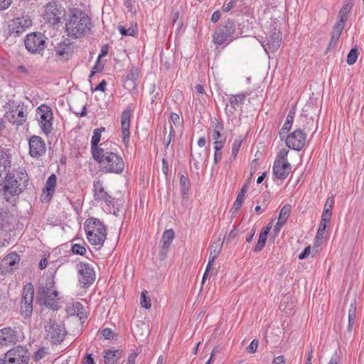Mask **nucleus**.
Masks as SVG:
<instances>
[{
  "label": "nucleus",
  "instance_id": "f257e3e1",
  "mask_svg": "<svg viewBox=\"0 0 364 364\" xmlns=\"http://www.w3.org/2000/svg\"><path fill=\"white\" fill-rule=\"evenodd\" d=\"M92 26L90 18L78 9L70 10L65 28L68 35L75 38L84 37L87 35Z\"/></svg>",
  "mask_w": 364,
  "mask_h": 364
},
{
  "label": "nucleus",
  "instance_id": "f03ea898",
  "mask_svg": "<svg viewBox=\"0 0 364 364\" xmlns=\"http://www.w3.org/2000/svg\"><path fill=\"white\" fill-rule=\"evenodd\" d=\"M28 181V178L26 173L7 174L4 180V186L0 191L3 199L10 203H15L16 196L23 192Z\"/></svg>",
  "mask_w": 364,
  "mask_h": 364
},
{
  "label": "nucleus",
  "instance_id": "7ed1b4c3",
  "mask_svg": "<svg viewBox=\"0 0 364 364\" xmlns=\"http://www.w3.org/2000/svg\"><path fill=\"white\" fill-rule=\"evenodd\" d=\"M84 229L89 242L92 245L102 246L107 237L105 226L97 218H90L84 224Z\"/></svg>",
  "mask_w": 364,
  "mask_h": 364
},
{
  "label": "nucleus",
  "instance_id": "20e7f679",
  "mask_svg": "<svg viewBox=\"0 0 364 364\" xmlns=\"http://www.w3.org/2000/svg\"><path fill=\"white\" fill-rule=\"evenodd\" d=\"M55 282L48 278L45 283H41L38 289V299L40 305L50 306L53 309L58 308V292L54 288Z\"/></svg>",
  "mask_w": 364,
  "mask_h": 364
},
{
  "label": "nucleus",
  "instance_id": "39448f33",
  "mask_svg": "<svg viewBox=\"0 0 364 364\" xmlns=\"http://www.w3.org/2000/svg\"><path fill=\"white\" fill-rule=\"evenodd\" d=\"M99 161L105 172L120 173L124 168V163L122 157L117 154L108 151L107 147L102 154H100L97 159H94Z\"/></svg>",
  "mask_w": 364,
  "mask_h": 364
},
{
  "label": "nucleus",
  "instance_id": "423d86ee",
  "mask_svg": "<svg viewBox=\"0 0 364 364\" xmlns=\"http://www.w3.org/2000/svg\"><path fill=\"white\" fill-rule=\"evenodd\" d=\"M237 25L232 21H228L224 25L220 26L215 31L213 39L217 45H222L227 41H232L238 37L236 31Z\"/></svg>",
  "mask_w": 364,
  "mask_h": 364
},
{
  "label": "nucleus",
  "instance_id": "0eeeda50",
  "mask_svg": "<svg viewBox=\"0 0 364 364\" xmlns=\"http://www.w3.org/2000/svg\"><path fill=\"white\" fill-rule=\"evenodd\" d=\"M4 356L8 364H28L31 358L28 349L22 346L12 348L4 354Z\"/></svg>",
  "mask_w": 364,
  "mask_h": 364
},
{
  "label": "nucleus",
  "instance_id": "6e6552de",
  "mask_svg": "<svg viewBox=\"0 0 364 364\" xmlns=\"http://www.w3.org/2000/svg\"><path fill=\"white\" fill-rule=\"evenodd\" d=\"M46 36L40 32L28 34L24 41L26 49L31 53H40L46 48Z\"/></svg>",
  "mask_w": 364,
  "mask_h": 364
},
{
  "label": "nucleus",
  "instance_id": "1a4fd4ad",
  "mask_svg": "<svg viewBox=\"0 0 364 364\" xmlns=\"http://www.w3.org/2000/svg\"><path fill=\"white\" fill-rule=\"evenodd\" d=\"M34 288L31 283L27 284L23 289L21 312L24 317H28L33 312Z\"/></svg>",
  "mask_w": 364,
  "mask_h": 364
},
{
  "label": "nucleus",
  "instance_id": "9d476101",
  "mask_svg": "<svg viewBox=\"0 0 364 364\" xmlns=\"http://www.w3.org/2000/svg\"><path fill=\"white\" fill-rule=\"evenodd\" d=\"M20 341V334L16 328L0 326V347L14 345Z\"/></svg>",
  "mask_w": 364,
  "mask_h": 364
},
{
  "label": "nucleus",
  "instance_id": "9b49d317",
  "mask_svg": "<svg viewBox=\"0 0 364 364\" xmlns=\"http://www.w3.org/2000/svg\"><path fill=\"white\" fill-rule=\"evenodd\" d=\"M306 134L301 129H297L286 138L287 146L294 150L300 151L305 146Z\"/></svg>",
  "mask_w": 364,
  "mask_h": 364
},
{
  "label": "nucleus",
  "instance_id": "f8f14e48",
  "mask_svg": "<svg viewBox=\"0 0 364 364\" xmlns=\"http://www.w3.org/2000/svg\"><path fill=\"white\" fill-rule=\"evenodd\" d=\"M32 25V21L29 16H24L19 18H16L11 21L9 25L10 35L14 36H19L27 28Z\"/></svg>",
  "mask_w": 364,
  "mask_h": 364
},
{
  "label": "nucleus",
  "instance_id": "ddd939ff",
  "mask_svg": "<svg viewBox=\"0 0 364 364\" xmlns=\"http://www.w3.org/2000/svg\"><path fill=\"white\" fill-rule=\"evenodd\" d=\"M79 282L84 286H90L95 279V273L92 266L87 263L80 262L77 264Z\"/></svg>",
  "mask_w": 364,
  "mask_h": 364
},
{
  "label": "nucleus",
  "instance_id": "4468645a",
  "mask_svg": "<svg viewBox=\"0 0 364 364\" xmlns=\"http://www.w3.org/2000/svg\"><path fill=\"white\" fill-rule=\"evenodd\" d=\"M46 331L48 338L55 344L60 343L66 335V331L63 325L55 323L51 321L49 326L46 327Z\"/></svg>",
  "mask_w": 364,
  "mask_h": 364
},
{
  "label": "nucleus",
  "instance_id": "2eb2a0df",
  "mask_svg": "<svg viewBox=\"0 0 364 364\" xmlns=\"http://www.w3.org/2000/svg\"><path fill=\"white\" fill-rule=\"evenodd\" d=\"M29 154L31 157L38 159L45 155L46 146L44 140L38 136H32L29 139Z\"/></svg>",
  "mask_w": 364,
  "mask_h": 364
},
{
  "label": "nucleus",
  "instance_id": "dca6fc26",
  "mask_svg": "<svg viewBox=\"0 0 364 364\" xmlns=\"http://www.w3.org/2000/svg\"><path fill=\"white\" fill-rule=\"evenodd\" d=\"M38 114L40 116L39 122L42 131L45 134L50 132L52 129L51 120L53 119V112L51 109L46 105H41L38 108Z\"/></svg>",
  "mask_w": 364,
  "mask_h": 364
},
{
  "label": "nucleus",
  "instance_id": "f3484780",
  "mask_svg": "<svg viewBox=\"0 0 364 364\" xmlns=\"http://www.w3.org/2000/svg\"><path fill=\"white\" fill-rule=\"evenodd\" d=\"M63 10L60 5L55 1L49 2L45 6V16L47 20L55 25L60 21Z\"/></svg>",
  "mask_w": 364,
  "mask_h": 364
},
{
  "label": "nucleus",
  "instance_id": "a211bd4d",
  "mask_svg": "<svg viewBox=\"0 0 364 364\" xmlns=\"http://www.w3.org/2000/svg\"><path fill=\"white\" fill-rule=\"evenodd\" d=\"M247 96V94L245 92L230 95L228 99V104L226 105L225 107L226 113L229 115H233L237 109L242 107Z\"/></svg>",
  "mask_w": 364,
  "mask_h": 364
},
{
  "label": "nucleus",
  "instance_id": "6ab92c4d",
  "mask_svg": "<svg viewBox=\"0 0 364 364\" xmlns=\"http://www.w3.org/2000/svg\"><path fill=\"white\" fill-rule=\"evenodd\" d=\"M94 198L96 200L105 201L107 205L114 206V198L111 197L104 189L101 181H94L93 183Z\"/></svg>",
  "mask_w": 364,
  "mask_h": 364
},
{
  "label": "nucleus",
  "instance_id": "aec40b11",
  "mask_svg": "<svg viewBox=\"0 0 364 364\" xmlns=\"http://www.w3.org/2000/svg\"><path fill=\"white\" fill-rule=\"evenodd\" d=\"M291 164L289 161L275 160L273 165V173L279 180H284L291 171Z\"/></svg>",
  "mask_w": 364,
  "mask_h": 364
},
{
  "label": "nucleus",
  "instance_id": "412c9836",
  "mask_svg": "<svg viewBox=\"0 0 364 364\" xmlns=\"http://www.w3.org/2000/svg\"><path fill=\"white\" fill-rule=\"evenodd\" d=\"M74 46L69 39H65L55 47V56L60 59H68L73 53Z\"/></svg>",
  "mask_w": 364,
  "mask_h": 364
},
{
  "label": "nucleus",
  "instance_id": "4be33fe9",
  "mask_svg": "<svg viewBox=\"0 0 364 364\" xmlns=\"http://www.w3.org/2000/svg\"><path fill=\"white\" fill-rule=\"evenodd\" d=\"M100 139L101 134L100 129H95L91 139V151L93 159L99 158L100 154H103L108 144V143H104L101 144L100 146H98Z\"/></svg>",
  "mask_w": 364,
  "mask_h": 364
},
{
  "label": "nucleus",
  "instance_id": "5701e85b",
  "mask_svg": "<svg viewBox=\"0 0 364 364\" xmlns=\"http://www.w3.org/2000/svg\"><path fill=\"white\" fill-rule=\"evenodd\" d=\"M267 42L266 45L262 44V46L264 48L267 53L269 54V52L274 53V51L277 50L282 43L280 32H273L267 38Z\"/></svg>",
  "mask_w": 364,
  "mask_h": 364
},
{
  "label": "nucleus",
  "instance_id": "b1692460",
  "mask_svg": "<svg viewBox=\"0 0 364 364\" xmlns=\"http://www.w3.org/2000/svg\"><path fill=\"white\" fill-rule=\"evenodd\" d=\"M130 118L131 111L129 109L124 110L121 116L122 139L124 144H127L129 139Z\"/></svg>",
  "mask_w": 364,
  "mask_h": 364
},
{
  "label": "nucleus",
  "instance_id": "393cba45",
  "mask_svg": "<svg viewBox=\"0 0 364 364\" xmlns=\"http://www.w3.org/2000/svg\"><path fill=\"white\" fill-rule=\"evenodd\" d=\"M209 157V154L205 150L196 151L191 154V163L196 170L200 168L201 165L206 164Z\"/></svg>",
  "mask_w": 364,
  "mask_h": 364
},
{
  "label": "nucleus",
  "instance_id": "a878e982",
  "mask_svg": "<svg viewBox=\"0 0 364 364\" xmlns=\"http://www.w3.org/2000/svg\"><path fill=\"white\" fill-rule=\"evenodd\" d=\"M11 167V160L7 151L0 156V185L4 181L6 172Z\"/></svg>",
  "mask_w": 364,
  "mask_h": 364
},
{
  "label": "nucleus",
  "instance_id": "bb28decb",
  "mask_svg": "<svg viewBox=\"0 0 364 364\" xmlns=\"http://www.w3.org/2000/svg\"><path fill=\"white\" fill-rule=\"evenodd\" d=\"M223 243L220 242V238H218L214 243L210 246V255H209V260L208 263V269H210L212 267L213 263L215 260V259L219 255L222 247H223Z\"/></svg>",
  "mask_w": 364,
  "mask_h": 364
},
{
  "label": "nucleus",
  "instance_id": "cd10ccee",
  "mask_svg": "<svg viewBox=\"0 0 364 364\" xmlns=\"http://www.w3.org/2000/svg\"><path fill=\"white\" fill-rule=\"evenodd\" d=\"M26 120V117L23 107L18 105L15 109H12V117L9 118L11 122L21 125L23 124Z\"/></svg>",
  "mask_w": 364,
  "mask_h": 364
},
{
  "label": "nucleus",
  "instance_id": "c85d7f7f",
  "mask_svg": "<svg viewBox=\"0 0 364 364\" xmlns=\"http://www.w3.org/2000/svg\"><path fill=\"white\" fill-rule=\"evenodd\" d=\"M353 4V0H348L346 3L342 6V8L338 12L339 20L336 22V23H340L341 25L345 26V23L347 21L348 16L352 9Z\"/></svg>",
  "mask_w": 364,
  "mask_h": 364
},
{
  "label": "nucleus",
  "instance_id": "c756f323",
  "mask_svg": "<svg viewBox=\"0 0 364 364\" xmlns=\"http://www.w3.org/2000/svg\"><path fill=\"white\" fill-rule=\"evenodd\" d=\"M105 364H115L122 356V351L119 350H106L104 351Z\"/></svg>",
  "mask_w": 364,
  "mask_h": 364
},
{
  "label": "nucleus",
  "instance_id": "7c9ffc66",
  "mask_svg": "<svg viewBox=\"0 0 364 364\" xmlns=\"http://www.w3.org/2000/svg\"><path fill=\"white\" fill-rule=\"evenodd\" d=\"M344 28V26L341 25L340 23H336L333 26L332 34H331V39L328 45V49L331 47H335L337 44V42L342 33V31Z\"/></svg>",
  "mask_w": 364,
  "mask_h": 364
},
{
  "label": "nucleus",
  "instance_id": "2f4dec72",
  "mask_svg": "<svg viewBox=\"0 0 364 364\" xmlns=\"http://www.w3.org/2000/svg\"><path fill=\"white\" fill-rule=\"evenodd\" d=\"M175 234L174 231L172 229L166 230L162 235V242H163V249L164 250H168L169 248L171 242L174 238Z\"/></svg>",
  "mask_w": 364,
  "mask_h": 364
},
{
  "label": "nucleus",
  "instance_id": "473e14b6",
  "mask_svg": "<svg viewBox=\"0 0 364 364\" xmlns=\"http://www.w3.org/2000/svg\"><path fill=\"white\" fill-rule=\"evenodd\" d=\"M356 316V306H355V301L353 300L349 306L348 309V331H351L353 326L355 323Z\"/></svg>",
  "mask_w": 364,
  "mask_h": 364
},
{
  "label": "nucleus",
  "instance_id": "72a5a7b5",
  "mask_svg": "<svg viewBox=\"0 0 364 364\" xmlns=\"http://www.w3.org/2000/svg\"><path fill=\"white\" fill-rule=\"evenodd\" d=\"M57 177L55 174L50 175L46 181V189L48 196L52 195L56 185Z\"/></svg>",
  "mask_w": 364,
  "mask_h": 364
},
{
  "label": "nucleus",
  "instance_id": "f704fd0d",
  "mask_svg": "<svg viewBox=\"0 0 364 364\" xmlns=\"http://www.w3.org/2000/svg\"><path fill=\"white\" fill-rule=\"evenodd\" d=\"M19 262V257L16 253L9 254L3 259V264L9 267H13Z\"/></svg>",
  "mask_w": 364,
  "mask_h": 364
},
{
  "label": "nucleus",
  "instance_id": "c9c22d12",
  "mask_svg": "<svg viewBox=\"0 0 364 364\" xmlns=\"http://www.w3.org/2000/svg\"><path fill=\"white\" fill-rule=\"evenodd\" d=\"M84 306L80 303L76 302L73 304V308L71 309L72 315H77L80 319L83 318L85 315L84 314Z\"/></svg>",
  "mask_w": 364,
  "mask_h": 364
},
{
  "label": "nucleus",
  "instance_id": "e433bc0d",
  "mask_svg": "<svg viewBox=\"0 0 364 364\" xmlns=\"http://www.w3.org/2000/svg\"><path fill=\"white\" fill-rule=\"evenodd\" d=\"M139 77V73L136 69L131 70L130 73L127 75L125 83H131L132 87H136V80Z\"/></svg>",
  "mask_w": 364,
  "mask_h": 364
},
{
  "label": "nucleus",
  "instance_id": "4c0bfd02",
  "mask_svg": "<svg viewBox=\"0 0 364 364\" xmlns=\"http://www.w3.org/2000/svg\"><path fill=\"white\" fill-rule=\"evenodd\" d=\"M118 30L121 35L122 36H134L137 33V28L136 26H130L128 28H126L125 27L122 26H118Z\"/></svg>",
  "mask_w": 364,
  "mask_h": 364
},
{
  "label": "nucleus",
  "instance_id": "58836bf2",
  "mask_svg": "<svg viewBox=\"0 0 364 364\" xmlns=\"http://www.w3.org/2000/svg\"><path fill=\"white\" fill-rule=\"evenodd\" d=\"M291 210V206L289 204H286L281 209L279 218L281 219V223H286Z\"/></svg>",
  "mask_w": 364,
  "mask_h": 364
},
{
  "label": "nucleus",
  "instance_id": "ea45409f",
  "mask_svg": "<svg viewBox=\"0 0 364 364\" xmlns=\"http://www.w3.org/2000/svg\"><path fill=\"white\" fill-rule=\"evenodd\" d=\"M292 119H291V116H287L286 122L283 125L282 129L279 132V136L282 139H283L284 137H285V134L290 130L292 123H293Z\"/></svg>",
  "mask_w": 364,
  "mask_h": 364
},
{
  "label": "nucleus",
  "instance_id": "a19ab883",
  "mask_svg": "<svg viewBox=\"0 0 364 364\" xmlns=\"http://www.w3.org/2000/svg\"><path fill=\"white\" fill-rule=\"evenodd\" d=\"M180 13L178 11H173L171 14V21L173 23V26H176L177 30H181L183 27V21L179 20Z\"/></svg>",
  "mask_w": 364,
  "mask_h": 364
},
{
  "label": "nucleus",
  "instance_id": "79ce46f5",
  "mask_svg": "<svg viewBox=\"0 0 364 364\" xmlns=\"http://www.w3.org/2000/svg\"><path fill=\"white\" fill-rule=\"evenodd\" d=\"M242 143L241 137H237L235 139L232 147V155L230 159H235Z\"/></svg>",
  "mask_w": 364,
  "mask_h": 364
},
{
  "label": "nucleus",
  "instance_id": "37998d69",
  "mask_svg": "<svg viewBox=\"0 0 364 364\" xmlns=\"http://www.w3.org/2000/svg\"><path fill=\"white\" fill-rule=\"evenodd\" d=\"M180 184L181 186V192L183 195H186L190 187V181L188 177L182 175L180 178Z\"/></svg>",
  "mask_w": 364,
  "mask_h": 364
},
{
  "label": "nucleus",
  "instance_id": "c03bdc74",
  "mask_svg": "<svg viewBox=\"0 0 364 364\" xmlns=\"http://www.w3.org/2000/svg\"><path fill=\"white\" fill-rule=\"evenodd\" d=\"M328 222L321 220V223L319 224V227L316 235V242L319 245L318 241L319 239L323 236V235L325 232V230L326 229L327 225Z\"/></svg>",
  "mask_w": 364,
  "mask_h": 364
},
{
  "label": "nucleus",
  "instance_id": "a18cd8bd",
  "mask_svg": "<svg viewBox=\"0 0 364 364\" xmlns=\"http://www.w3.org/2000/svg\"><path fill=\"white\" fill-rule=\"evenodd\" d=\"M147 291H144L141 292V299H140V304L142 307L149 309L151 308V299L149 297L146 296Z\"/></svg>",
  "mask_w": 364,
  "mask_h": 364
},
{
  "label": "nucleus",
  "instance_id": "49530a36",
  "mask_svg": "<svg viewBox=\"0 0 364 364\" xmlns=\"http://www.w3.org/2000/svg\"><path fill=\"white\" fill-rule=\"evenodd\" d=\"M358 58V49L356 48H353L348 56H347V63L350 65H353Z\"/></svg>",
  "mask_w": 364,
  "mask_h": 364
},
{
  "label": "nucleus",
  "instance_id": "de8ad7c7",
  "mask_svg": "<svg viewBox=\"0 0 364 364\" xmlns=\"http://www.w3.org/2000/svg\"><path fill=\"white\" fill-rule=\"evenodd\" d=\"M72 252L75 255H84L86 252V249L80 244H75L72 247Z\"/></svg>",
  "mask_w": 364,
  "mask_h": 364
},
{
  "label": "nucleus",
  "instance_id": "09e8293b",
  "mask_svg": "<svg viewBox=\"0 0 364 364\" xmlns=\"http://www.w3.org/2000/svg\"><path fill=\"white\" fill-rule=\"evenodd\" d=\"M245 200V196H242V194H238L236 200L233 204L232 209L235 211H237L242 206L243 202Z\"/></svg>",
  "mask_w": 364,
  "mask_h": 364
},
{
  "label": "nucleus",
  "instance_id": "8fccbe9b",
  "mask_svg": "<svg viewBox=\"0 0 364 364\" xmlns=\"http://www.w3.org/2000/svg\"><path fill=\"white\" fill-rule=\"evenodd\" d=\"M289 154V150L287 149H283L282 150H281L276 159L275 160H279L280 161H287V155Z\"/></svg>",
  "mask_w": 364,
  "mask_h": 364
},
{
  "label": "nucleus",
  "instance_id": "3c124183",
  "mask_svg": "<svg viewBox=\"0 0 364 364\" xmlns=\"http://www.w3.org/2000/svg\"><path fill=\"white\" fill-rule=\"evenodd\" d=\"M222 129V126L220 123H217L215 124V129L213 133V138L215 140H218L220 136V129Z\"/></svg>",
  "mask_w": 364,
  "mask_h": 364
},
{
  "label": "nucleus",
  "instance_id": "603ef678",
  "mask_svg": "<svg viewBox=\"0 0 364 364\" xmlns=\"http://www.w3.org/2000/svg\"><path fill=\"white\" fill-rule=\"evenodd\" d=\"M258 347V341L255 339L252 341L250 344L247 348V352L250 353H254L256 352L257 348Z\"/></svg>",
  "mask_w": 364,
  "mask_h": 364
},
{
  "label": "nucleus",
  "instance_id": "864d4df0",
  "mask_svg": "<svg viewBox=\"0 0 364 364\" xmlns=\"http://www.w3.org/2000/svg\"><path fill=\"white\" fill-rule=\"evenodd\" d=\"M236 1L235 0H232L230 1V2L227 3V4H225L223 7H222V10L224 11V12H228L230 11L231 9H232L235 6V4H236Z\"/></svg>",
  "mask_w": 364,
  "mask_h": 364
},
{
  "label": "nucleus",
  "instance_id": "5fc2aeb1",
  "mask_svg": "<svg viewBox=\"0 0 364 364\" xmlns=\"http://www.w3.org/2000/svg\"><path fill=\"white\" fill-rule=\"evenodd\" d=\"M269 229L270 228L267 227L264 229H262V230L261 231L260 234H259V240L264 242H266L267 241V235L269 232Z\"/></svg>",
  "mask_w": 364,
  "mask_h": 364
},
{
  "label": "nucleus",
  "instance_id": "6e6d98bb",
  "mask_svg": "<svg viewBox=\"0 0 364 364\" xmlns=\"http://www.w3.org/2000/svg\"><path fill=\"white\" fill-rule=\"evenodd\" d=\"M334 203V200L333 198L329 197L326 199V201L324 205L323 210L332 211L333 204Z\"/></svg>",
  "mask_w": 364,
  "mask_h": 364
},
{
  "label": "nucleus",
  "instance_id": "4d7b16f0",
  "mask_svg": "<svg viewBox=\"0 0 364 364\" xmlns=\"http://www.w3.org/2000/svg\"><path fill=\"white\" fill-rule=\"evenodd\" d=\"M101 333L105 339H110L113 336V331L109 328H104Z\"/></svg>",
  "mask_w": 364,
  "mask_h": 364
},
{
  "label": "nucleus",
  "instance_id": "13d9d810",
  "mask_svg": "<svg viewBox=\"0 0 364 364\" xmlns=\"http://www.w3.org/2000/svg\"><path fill=\"white\" fill-rule=\"evenodd\" d=\"M237 235V230L235 228L234 229H232L229 235L226 237L225 236L224 237V239H223V242L227 240V241H231L232 239H234Z\"/></svg>",
  "mask_w": 364,
  "mask_h": 364
},
{
  "label": "nucleus",
  "instance_id": "bf43d9fd",
  "mask_svg": "<svg viewBox=\"0 0 364 364\" xmlns=\"http://www.w3.org/2000/svg\"><path fill=\"white\" fill-rule=\"evenodd\" d=\"M12 3V0H0V11L9 8Z\"/></svg>",
  "mask_w": 364,
  "mask_h": 364
},
{
  "label": "nucleus",
  "instance_id": "052dcab7",
  "mask_svg": "<svg viewBox=\"0 0 364 364\" xmlns=\"http://www.w3.org/2000/svg\"><path fill=\"white\" fill-rule=\"evenodd\" d=\"M331 215L332 211L323 210L321 216V220L329 223L331 218Z\"/></svg>",
  "mask_w": 364,
  "mask_h": 364
},
{
  "label": "nucleus",
  "instance_id": "680f3d73",
  "mask_svg": "<svg viewBox=\"0 0 364 364\" xmlns=\"http://www.w3.org/2000/svg\"><path fill=\"white\" fill-rule=\"evenodd\" d=\"M170 118L175 126L180 124V117L177 114L173 112L171 113Z\"/></svg>",
  "mask_w": 364,
  "mask_h": 364
},
{
  "label": "nucleus",
  "instance_id": "e2e57ef3",
  "mask_svg": "<svg viewBox=\"0 0 364 364\" xmlns=\"http://www.w3.org/2000/svg\"><path fill=\"white\" fill-rule=\"evenodd\" d=\"M222 159V151H220L218 148H216L214 154V164H217Z\"/></svg>",
  "mask_w": 364,
  "mask_h": 364
},
{
  "label": "nucleus",
  "instance_id": "0e129e2a",
  "mask_svg": "<svg viewBox=\"0 0 364 364\" xmlns=\"http://www.w3.org/2000/svg\"><path fill=\"white\" fill-rule=\"evenodd\" d=\"M311 247H306L304 250L299 255V259H304L310 254Z\"/></svg>",
  "mask_w": 364,
  "mask_h": 364
},
{
  "label": "nucleus",
  "instance_id": "69168bd1",
  "mask_svg": "<svg viewBox=\"0 0 364 364\" xmlns=\"http://www.w3.org/2000/svg\"><path fill=\"white\" fill-rule=\"evenodd\" d=\"M265 243L266 242H264L258 240L257 243L254 248V252H258L261 251L264 248Z\"/></svg>",
  "mask_w": 364,
  "mask_h": 364
},
{
  "label": "nucleus",
  "instance_id": "338daca9",
  "mask_svg": "<svg viewBox=\"0 0 364 364\" xmlns=\"http://www.w3.org/2000/svg\"><path fill=\"white\" fill-rule=\"evenodd\" d=\"M84 364H95L94 358L92 356V354H87L84 359Z\"/></svg>",
  "mask_w": 364,
  "mask_h": 364
},
{
  "label": "nucleus",
  "instance_id": "774afa93",
  "mask_svg": "<svg viewBox=\"0 0 364 364\" xmlns=\"http://www.w3.org/2000/svg\"><path fill=\"white\" fill-rule=\"evenodd\" d=\"M137 357V353H132L129 355L127 364H135L136 358Z\"/></svg>",
  "mask_w": 364,
  "mask_h": 364
}]
</instances>
